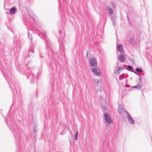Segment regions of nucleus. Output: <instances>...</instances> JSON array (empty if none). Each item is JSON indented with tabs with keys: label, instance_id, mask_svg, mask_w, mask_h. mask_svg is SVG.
Returning <instances> with one entry per match:
<instances>
[{
	"label": "nucleus",
	"instance_id": "obj_12",
	"mask_svg": "<svg viewBox=\"0 0 152 152\" xmlns=\"http://www.w3.org/2000/svg\"><path fill=\"white\" fill-rule=\"evenodd\" d=\"M141 85H137L136 86H134L132 87L133 88H141Z\"/></svg>",
	"mask_w": 152,
	"mask_h": 152
},
{
	"label": "nucleus",
	"instance_id": "obj_2",
	"mask_svg": "<svg viewBox=\"0 0 152 152\" xmlns=\"http://www.w3.org/2000/svg\"><path fill=\"white\" fill-rule=\"evenodd\" d=\"M92 70L93 72L96 75L99 76L100 75V70L98 67H96L92 68Z\"/></svg>",
	"mask_w": 152,
	"mask_h": 152
},
{
	"label": "nucleus",
	"instance_id": "obj_6",
	"mask_svg": "<svg viewBox=\"0 0 152 152\" xmlns=\"http://www.w3.org/2000/svg\"><path fill=\"white\" fill-rule=\"evenodd\" d=\"M127 118L129 120V122L131 124H133L134 123V121L132 118L129 115H128Z\"/></svg>",
	"mask_w": 152,
	"mask_h": 152
},
{
	"label": "nucleus",
	"instance_id": "obj_15",
	"mask_svg": "<svg viewBox=\"0 0 152 152\" xmlns=\"http://www.w3.org/2000/svg\"><path fill=\"white\" fill-rule=\"evenodd\" d=\"M135 73H136V72H135V71H133Z\"/></svg>",
	"mask_w": 152,
	"mask_h": 152
},
{
	"label": "nucleus",
	"instance_id": "obj_1",
	"mask_svg": "<svg viewBox=\"0 0 152 152\" xmlns=\"http://www.w3.org/2000/svg\"><path fill=\"white\" fill-rule=\"evenodd\" d=\"M89 63L91 66H95L97 65L96 61L94 58H91L90 59Z\"/></svg>",
	"mask_w": 152,
	"mask_h": 152
},
{
	"label": "nucleus",
	"instance_id": "obj_9",
	"mask_svg": "<svg viewBox=\"0 0 152 152\" xmlns=\"http://www.w3.org/2000/svg\"><path fill=\"white\" fill-rule=\"evenodd\" d=\"M136 70L139 73H141L142 72V70L140 68H137L136 69Z\"/></svg>",
	"mask_w": 152,
	"mask_h": 152
},
{
	"label": "nucleus",
	"instance_id": "obj_8",
	"mask_svg": "<svg viewBox=\"0 0 152 152\" xmlns=\"http://www.w3.org/2000/svg\"><path fill=\"white\" fill-rule=\"evenodd\" d=\"M107 10H108V12L110 15H112L113 14V11L111 8H110L109 7H107Z\"/></svg>",
	"mask_w": 152,
	"mask_h": 152
},
{
	"label": "nucleus",
	"instance_id": "obj_3",
	"mask_svg": "<svg viewBox=\"0 0 152 152\" xmlns=\"http://www.w3.org/2000/svg\"><path fill=\"white\" fill-rule=\"evenodd\" d=\"M104 116L105 118V120L107 122L110 124L112 123L113 121L112 119L109 115L108 114L105 113L104 114Z\"/></svg>",
	"mask_w": 152,
	"mask_h": 152
},
{
	"label": "nucleus",
	"instance_id": "obj_5",
	"mask_svg": "<svg viewBox=\"0 0 152 152\" xmlns=\"http://www.w3.org/2000/svg\"><path fill=\"white\" fill-rule=\"evenodd\" d=\"M117 49L120 53H122L124 52V51L123 49V47L121 45H118L117 47Z\"/></svg>",
	"mask_w": 152,
	"mask_h": 152
},
{
	"label": "nucleus",
	"instance_id": "obj_11",
	"mask_svg": "<svg viewBox=\"0 0 152 152\" xmlns=\"http://www.w3.org/2000/svg\"><path fill=\"white\" fill-rule=\"evenodd\" d=\"M78 133L77 132H76L75 135V139L76 140H77V138L78 136Z\"/></svg>",
	"mask_w": 152,
	"mask_h": 152
},
{
	"label": "nucleus",
	"instance_id": "obj_13",
	"mask_svg": "<svg viewBox=\"0 0 152 152\" xmlns=\"http://www.w3.org/2000/svg\"><path fill=\"white\" fill-rule=\"evenodd\" d=\"M123 69V68L122 67V66H119V67H118V70H117V71H118L121 69Z\"/></svg>",
	"mask_w": 152,
	"mask_h": 152
},
{
	"label": "nucleus",
	"instance_id": "obj_10",
	"mask_svg": "<svg viewBox=\"0 0 152 152\" xmlns=\"http://www.w3.org/2000/svg\"><path fill=\"white\" fill-rule=\"evenodd\" d=\"M124 110L121 108V109H119L118 110V111L120 114H121L122 113Z\"/></svg>",
	"mask_w": 152,
	"mask_h": 152
},
{
	"label": "nucleus",
	"instance_id": "obj_4",
	"mask_svg": "<svg viewBox=\"0 0 152 152\" xmlns=\"http://www.w3.org/2000/svg\"><path fill=\"white\" fill-rule=\"evenodd\" d=\"M118 58L119 61L121 62H124V61L125 57L123 54H120L118 57Z\"/></svg>",
	"mask_w": 152,
	"mask_h": 152
},
{
	"label": "nucleus",
	"instance_id": "obj_14",
	"mask_svg": "<svg viewBox=\"0 0 152 152\" xmlns=\"http://www.w3.org/2000/svg\"><path fill=\"white\" fill-rule=\"evenodd\" d=\"M128 68L130 70H132L133 69V68L132 66H128Z\"/></svg>",
	"mask_w": 152,
	"mask_h": 152
},
{
	"label": "nucleus",
	"instance_id": "obj_7",
	"mask_svg": "<svg viewBox=\"0 0 152 152\" xmlns=\"http://www.w3.org/2000/svg\"><path fill=\"white\" fill-rule=\"evenodd\" d=\"M15 9L13 7L11 8L10 10V12L11 14L14 15L15 12Z\"/></svg>",
	"mask_w": 152,
	"mask_h": 152
}]
</instances>
